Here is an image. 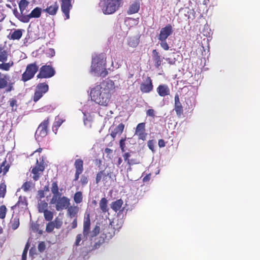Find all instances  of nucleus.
<instances>
[{"label":"nucleus","mask_w":260,"mask_h":260,"mask_svg":"<svg viewBox=\"0 0 260 260\" xmlns=\"http://www.w3.org/2000/svg\"><path fill=\"white\" fill-rule=\"evenodd\" d=\"M115 91L114 82L111 80L106 79L100 82L91 90V99L100 105L107 106Z\"/></svg>","instance_id":"1"},{"label":"nucleus","mask_w":260,"mask_h":260,"mask_svg":"<svg viewBox=\"0 0 260 260\" xmlns=\"http://www.w3.org/2000/svg\"><path fill=\"white\" fill-rule=\"evenodd\" d=\"M105 66L104 55L102 54L97 55L92 58L91 72L96 73L100 76L105 77L108 74Z\"/></svg>","instance_id":"2"},{"label":"nucleus","mask_w":260,"mask_h":260,"mask_svg":"<svg viewBox=\"0 0 260 260\" xmlns=\"http://www.w3.org/2000/svg\"><path fill=\"white\" fill-rule=\"evenodd\" d=\"M90 216L89 213L86 212L84 217L83 234H79L76 237L74 244V247L80 246L82 243V240H85L90 233Z\"/></svg>","instance_id":"3"},{"label":"nucleus","mask_w":260,"mask_h":260,"mask_svg":"<svg viewBox=\"0 0 260 260\" xmlns=\"http://www.w3.org/2000/svg\"><path fill=\"white\" fill-rule=\"evenodd\" d=\"M70 199L65 196L61 195L53 196L50 201L51 204H55V209L57 211H61L67 209L70 205Z\"/></svg>","instance_id":"4"},{"label":"nucleus","mask_w":260,"mask_h":260,"mask_svg":"<svg viewBox=\"0 0 260 260\" xmlns=\"http://www.w3.org/2000/svg\"><path fill=\"white\" fill-rule=\"evenodd\" d=\"M38 71L39 66L36 62L28 64L22 75L21 80L25 82L32 79Z\"/></svg>","instance_id":"5"},{"label":"nucleus","mask_w":260,"mask_h":260,"mask_svg":"<svg viewBox=\"0 0 260 260\" xmlns=\"http://www.w3.org/2000/svg\"><path fill=\"white\" fill-rule=\"evenodd\" d=\"M114 223L115 221H113L109 224L105 225L102 228L101 236H103L107 240H110L115 235L116 229L118 231L121 227V224H120L115 228Z\"/></svg>","instance_id":"6"},{"label":"nucleus","mask_w":260,"mask_h":260,"mask_svg":"<svg viewBox=\"0 0 260 260\" xmlns=\"http://www.w3.org/2000/svg\"><path fill=\"white\" fill-rule=\"evenodd\" d=\"M10 78L8 75L0 72V89H6L7 92H9L14 89V82H11Z\"/></svg>","instance_id":"7"},{"label":"nucleus","mask_w":260,"mask_h":260,"mask_svg":"<svg viewBox=\"0 0 260 260\" xmlns=\"http://www.w3.org/2000/svg\"><path fill=\"white\" fill-rule=\"evenodd\" d=\"M55 74L54 69L50 65H43L40 70L37 77L38 79L50 78Z\"/></svg>","instance_id":"8"},{"label":"nucleus","mask_w":260,"mask_h":260,"mask_svg":"<svg viewBox=\"0 0 260 260\" xmlns=\"http://www.w3.org/2000/svg\"><path fill=\"white\" fill-rule=\"evenodd\" d=\"M121 0H107L103 12L105 14H111L116 12L120 7Z\"/></svg>","instance_id":"9"},{"label":"nucleus","mask_w":260,"mask_h":260,"mask_svg":"<svg viewBox=\"0 0 260 260\" xmlns=\"http://www.w3.org/2000/svg\"><path fill=\"white\" fill-rule=\"evenodd\" d=\"M49 123L50 118L47 117L39 124L35 134L37 138H44L47 135Z\"/></svg>","instance_id":"10"},{"label":"nucleus","mask_w":260,"mask_h":260,"mask_svg":"<svg viewBox=\"0 0 260 260\" xmlns=\"http://www.w3.org/2000/svg\"><path fill=\"white\" fill-rule=\"evenodd\" d=\"M49 89V86L46 83H39L35 89L33 101L35 102L38 101Z\"/></svg>","instance_id":"11"},{"label":"nucleus","mask_w":260,"mask_h":260,"mask_svg":"<svg viewBox=\"0 0 260 260\" xmlns=\"http://www.w3.org/2000/svg\"><path fill=\"white\" fill-rule=\"evenodd\" d=\"M45 170V164L43 160L39 163L37 160L36 166L32 168L31 173L33 174L32 178L34 180L37 181L39 179L41 174Z\"/></svg>","instance_id":"12"},{"label":"nucleus","mask_w":260,"mask_h":260,"mask_svg":"<svg viewBox=\"0 0 260 260\" xmlns=\"http://www.w3.org/2000/svg\"><path fill=\"white\" fill-rule=\"evenodd\" d=\"M153 85L150 77H147L140 86V89L142 93H148L152 91Z\"/></svg>","instance_id":"13"},{"label":"nucleus","mask_w":260,"mask_h":260,"mask_svg":"<svg viewBox=\"0 0 260 260\" xmlns=\"http://www.w3.org/2000/svg\"><path fill=\"white\" fill-rule=\"evenodd\" d=\"M173 29L172 26L170 24H167L165 27L160 29L158 35V40L159 41H165L173 33Z\"/></svg>","instance_id":"14"},{"label":"nucleus","mask_w":260,"mask_h":260,"mask_svg":"<svg viewBox=\"0 0 260 260\" xmlns=\"http://www.w3.org/2000/svg\"><path fill=\"white\" fill-rule=\"evenodd\" d=\"M146 123L142 122L139 123L136 127L135 134L138 136L139 139L145 141L146 139L147 134L146 133Z\"/></svg>","instance_id":"15"},{"label":"nucleus","mask_w":260,"mask_h":260,"mask_svg":"<svg viewBox=\"0 0 260 260\" xmlns=\"http://www.w3.org/2000/svg\"><path fill=\"white\" fill-rule=\"evenodd\" d=\"M72 1L61 0V9L66 17V20L70 18V11L72 8Z\"/></svg>","instance_id":"16"},{"label":"nucleus","mask_w":260,"mask_h":260,"mask_svg":"<svg viewBox=\"0 0 260 260\" xmlns=\"http://www.w3.org/2000/svg\"><path fill=\"white\" fill-rule=\"evenodd\" d=\"M174 110L178 117H180L183 113V107L180 101L179 95L178 93H176L175 95Z\"/></svg>","instance_id":"17"},{"label":"nucleus","mask_w":260,"mask_h":260,"mask_svg":"<svg viewBox=\"0 0 260 260\" xmlns=\"http://www.w3.org/2000/svg\"><path fill=\"white\" fill-rule=\"evenodd\" d=\"M74 166L76 169V173L74 181H76L79 179V175L83 171V161L81 159H77L75 161Z\"/></svg>","instance_id":"18"},{"label":"nucleus","mask_w":260,"mask_h":260,"mask_svg":"<svg viewBox=\"0 0 260 260\" xmlns=\"http://www.w3.org/2000/svg\"><path fill=\"white\" fill-rule=\"evenodd\" d=\"M111 178V175L110 173H106L104 170L100 171L96 174L95 182L96 184H98L102 181L104 184H106L108 181V178L110 179Z\"/></svg>","instance_id":"19"},{"label":"nucleus","mask_w":260,"mask_h":260,"mask_svg":"<svg viewBox=\"0 0 260 260\" xmlns=\"http://www.w3.org/2000/svg\"><path fill=\"white\" fill-rule=\"evenodd\" d=\"M157 93L160 96L164 97L170 94V89L166 84H160L156 88Z\"/></svg>","instance_id":"20"},{"label":"nucleus","mask_w":260,"mask_h":260,"mask_svg":"<svg viewBox=\"0 0 260 260\" xmlns=\"http://www.w3.org/2000/svg\"><path fill=\"white\" fill-rule=\"evenodd\" d=\"M140 3L139 1H135L130 5L129 8L127 11V13L129 15L135 14L138 12L140 10Z\"/></svg>","instance_id":"21"},{"label":"nucleus","mask_w":260,"mask_h":260,"mask_svg":"<svg viewBox=\"0 0 260 260\" xmlns=\"http://www.w3.org/2000/svg\"><path fill=\"white\" fill-rule=\"evenodd\" d=\"M125 125L123 123H121L115 127L113 129H112L110 136L113 139H115L117 135H120L124 128Z\"/></svg>","instance_id":"22"},{"label":"nucleus","mask_w":260,"mask_h":260,"mask_svg":"<svg viewBox=\"0 0 260 260\" xmlns=\"http://www.w3.org/2000/svg\"><path fill=\"white\" fill-rule=\"evenodd\" d=\"M59 8V5L57 2L51 4L48 6L45 10V11L51 15H55L56 14Z\"/></svg>","instance_id":"23"},{"label":"nucleus","mask_w":260,"mask_h":260,"mask_svg":"<svg viewBox=\"0 0 260 260\" xmlns=\"http://www.w3.org/2000/svg\"><path fill=\"white\" fill-rule=\"evenodd\" d=\"M152 53V59L154 62V66L156 68L158 69L161 64L162 59L156 49L153 50Z\"/></svg>","instance_id":"24"},{"label":"nucleus","mask_w":260,"mask_h":260,"mask_svg":"<svg viewBox=\"0 0 260 260\" xmlns=\"http://www.w3.org/2000/svg\"><path fill=\"white\" fill-rule=\"evenodd\" d=\"M24 31L23 29H15L9 34L8 37L10 40H19L22 37L23 31Z\"/></svg>","instance_id":"25"},{"label":"nucleus","mask_w":260,"mask_h":260,"mask_svg":"<svg viewBox=\"0 0 260 260\" xmlns=\"http://www.w3.org/2000/svg\"><path fill=\"white\" fill-rule=\"evenodd\" d=\"M108 200L106 198H102L99 202V207L102 211L104 214L106 212H108L109 208L108 206Z\"/></svg>","instance_id":"26"},{"label":"nucleus","mask_w":260,"mask_h":260,"mask_svg":"<svg viewBox=\"0 0 260 260\" xmlns=\"http://www.w3.org/2000/svg\"><path fill=\"white\" fill-rule=\"evenodd\" d=\"M123 204V201L120 199L112 202L110 204V207L114 212H117L118 211L120 210Z\"/></svg>","instance_id":"27"},{"label":"nucleus","mask_w":260,"mask_h":260,"mask_svg":"<svg viewBox=\"0 0 260 260\" xmlns=\"http://www.w3.org/2000/svg\"><path fill=\"white\" fill-rule=\"evenodd\" d=\"M27 203L26 197L20 196L18 199V201L15 205L12 207V208L14 209L16 207L25 208L27 207Z\"/></svg>","instance_id":"28"},{"label":"nucleus","mask_w":260,"mask_h":260,"mask_svg":"<svg viewBox=\"0 0 260 260\" xmlns=\"http://www.w3.org/2000/svg\"><path fill=\"white\" fill-rule=\"evenodd\" d=\"M68 208V214L70 218H77L79 208L77 206H70Z\"/></svg>","instance_id":"29"},{"label":"nucleus","mask_w":260,"mask_h":260,"mask_svg":"<svg viewBox=\"0 0 260 260\" xmlns=\"http://www.w3.org/2000/svg\"><path fill=\"white\" fill-rule=\"evenodd\" d=\"M19 218L18 216H14L13 215L10 222V226L12 229L13 230H16L19 227Z\"/></svg>","instance_id":"30"},{"label":"nucleus","mask_w":260,"mask_h":260,"mask_svg":"<svg viewBox=\"0 0 260 260\" xmlns=\"http://www.w3.org/2000/svg\"><path fill=\"white\" fill-rule=\"evenodd\" d=\"M48 204L44 200L40 201L38 204V210L39 213H43L46 210H48Z\"/></svg>","instance_id":"31"},{"label":"nucleus","mask_w":260,"mask_h":260,"mask_svg":"<svg viewBox=\"0 0 260 260\" xmlns=\"http://www.w3.org/2000/svg\"><path fill=\"white\" fill-rule=\"evenodd\" d=\"M42 10L41 8L39 7H36L34 9H33L29 15L30 16V19L34 18H38L41 15Z\"/></svg>","instance_id":"32"},{"label":"nucleus","mask_w":260,"mask_h":260,"mask_svg":"<svg viewBox=\"0 0 260 260\" xmlns=\"http://www.w3.org/2000/svg\"><path fill=\"white\" fill-rule=\"evenodd\" d=\"M8 51L4 48L0 47V61L6 62L8 60Z\"/></svg>","instance_id":"33"},{"label":"nucleus","mask_w":260,"mask_h":260,"mask_svg":"<svg viewBox=\"0 0 260 260\" xmlns=\"http://www.w3.org/2000/svg\"><path fill=\"white\" fill-rule=\"evenodd\" d=\"M106 240H107L105 239L103 236L101 235L93 245V249H96L99 248L101 246L106 242Z\"/></svg>","instance_id":"34"},{"label":"nucleus","mask_w":260,"mask_h":260,"mask_svg":"<svg viewBox=\"0 0 260 260\" xmlns=\"http://www.w3.org/2000/svg\"><path fill=\"white\" fill-rule=\"evenodd\" d=\"M59 188L57 181H54L52 183L51 190L52 193L53 194V196H58L61 194L59 192Z\"/></svg>","instance_id":"35"},{"label":"nucleus","mask_w":260,"mask_h":260,"mask_svg":"<svg viewBox=\"0 0 260 260\" xmlns=\"http://www.w3.org/2000/svg\"><path fill=\"white\" fill-rule=\"evenodd\" d=\"M13 66V62L12 61L6 63L5 62L0 63V69L5 71H8L11 67Z\"/></svg>","instance_id":"36"},{"label":"nucleus","mask_w":260,"mask_h":260,"mask_svg":"<svg viewBox=\"0 0 260 260\" xmlns=\"http://www.w3.org/2000/svg\"><path fill=\"white\" fill-rule=\"evenodd\" d=\"M17 17L19 21L23 23H28L30 19L29 14L25 15L24 12L21 13Z\"/></svg>","instance_id":"37"},{"label":"nucleus","mask_w":260,"mask_h":260,"mask_svg":"<svg viewBox=\"0 0 260 260\" xmlns=\"http://www.w3.org/2000/svg\"><path fill=\"white\" fill-rule=\"evenodd\" d=\"M43 213L44 214V218L46 221H50L53 219L54 216L53 212L47 210Z\"/></svg>","instance_id":"38"},{"label":"nucleus","mask_w":260,"mask_h":260,"mask_svg":"<svg viewBox=\"0 0 260 260\" xmlns=\"http://www.w3.org/2000/svg\"><path fill=\"white\" fill-rule=\"evenodd\" d=\"M74 202L77 204H80L82 202L83 196L81 191L76 192L74 196Z\"/></svg>","instance_id":"39"},{"label":"nucleus","mask_w":260,"mask_h":260,"mask_svg":"<svg viewBox=\"0 0 260 260\" xmlns=\"http://www.w3.org/2000/svg\"><path fill=\"white\" fill-rule=\"evenodd\" d=\"M6 160H4L0 166V174L3 172V175H5L9 171L10 166L6 164Z\"/></svg>","instance_id":"40"},{"label":"nucleus","mask_w":260,"mask_h":260,"mask_svg":"<svg viewBox=\"0 0 260 260\" xmlns=\"http://www.w3.org/2000/svg\"><path fill=\"white\" fill-rule=\"evenodd\" d=\"M18 5L20 13H22L28 6V2L26 0H21Z\"/></svg>","instance_id":"41"},{"label":"nucleus","mask_w":260,"mask_h":260,"mask_svg":"<svg viewBox=\"0 0 260 260\" xmlns=\"http://www.w3.org/2000/svg\"><path fill=\"white\" fill-rule=\"evenodd\" d=\"M9 103L12 111H16L17 108V101L14 98H11L9 100Z\"/></svg>","instance_id":"42"},{"label":"nucleus","mask_w":260,"mask_h":260,"mask_svg":"<svg viewBox=\"0 0 260 260\" xmlns=\"http://www.w3.org/2000/svg\"><path fill=\"white\" fill-rule=\"evenodd\" d=\"M7 212V209L5 205H2L0 206V218L4 219L6 217Z\"/></svg>","instance_id":"43"},{"label":"nucleus","mask_w":260,"mask_h":260,"mask_svg":"<svg viewBox=\"0 0 260 260\" xmlns=\"http://www.w3.org/2000/svg\"><path fill=\"white\" fill-rule=\"evenodd\" d=\"M101 228L99 225L96 224L91 233L90 237L93 238L96 237L99 233Z\"/></svg>","instance_id":"44"},{"label":"nucleus","mask_w":260,"mask_h":260,"mask_svg":"<svg viewBox=\"0 0 260 260\" xmlns=\"http://www.w3.org/2000/svg\"><path fill=\"white\" fill-rule=\"evenodd\" d=\"M55 228L54 222L50 221L46 225V231L49 233H51Z\"/></svg>","instance_id":"45"},{"label":"nucleus","mask_w":260,"mask_h":260,"mask_svg":"<svg viewBox=\"0 0 260 260\" xmlns=\"http://www.w3.org/2000/svg\"><path fill=\"white\" fill-rule=\"evenodd\" d=\"M6 192V185L5 183L0 184V198H4Z\"/></svg>","instance_id":"46"},{"label":"nucleus","mask_w":260,"mask_h":260,"mask_svg":"<svg viewBox=\"0 0 260 260\" xmlns=\"http://www.w3.org/2000/svg\"><path fill=\"white\" fill-rule=\"evenodd\" d=\"M30 245L28 242H27L26 244L25 247L23 249L22 254V260H26L27 257V253L29 248Z\"/></svg>","instance_id":"47"},{"label":"nucleus","mask_w":260,"mask_h":260,"mask_svg":"<svg viewBox=\"0 0 260 260\" xmlns=\"http://www.w3.org/2000/svg\"><path fill=\"white\" fill-rule=\"evenodd\" d=\"M31 183L30 182H25L22 185L21 188L23 191L26 192L30 189Z\"/></svg>","instance_id":"48"},{"label":"nucleus","mask_w":260,"mask_h":260,"mask_svg":"<svg viewBox=\"0 0 260 260\" xmlns=\"http://www.w3.org/2000/svg\"><path fill=\"white\" fill-rule=\"evenodd\" d=\"M53 222L54 223L55 228L57 229H60L62 224L61 220L58 217H56Z\"/></svg>","instance_id":"49"},{"label":"nucleus","mask_w":260,"mask_h":260,"mask_svg":"<svg viewBox=\"0 0 260 260\" xmlns=\"http://www.w3.org/2000/svg\"><path fill=\"white\" fill-rule=\"evenodd\" d=\"M38 250L40 252H43L46 249V245L44 242H41L39 243L38 246Z\"/></svg>","instance_id":"50"},{"label":"nucleus","mask_w":260,"mask_h":260,"mask_svg":"<svg viewBox=\"0 0 260 260\" xmlns=\"http://www.w3.org/2000/svg\"><path fill=\"white\" fill-rule=\"evenodd\" d=\"M154 144L155 141L153 140H150L147 142V146L148 148L152 151H154Z\"/></svg>","instance_id":"51"},{"label":"nucleus","mask_w":260,"mask_h":260,"mask_svg":"<svg viewBox=\"0 0 260 260\" xmlns=\"http://www.w3.org/2000/svg\"><path fill=\"white\" fill-rule=\"evenodd\" d=\"M125 140H126V138H125L124 139H121L119 142L120 147L121 151L122 152L125 151Z\"/></svg>","instance_id":"52"},{"label":"nucleus","mask_w":260,"mask_h":260,"mask_svg":"<svg viewBox=\"0 0 260 260\" xmlns=\"http://www.w3.org/2000/svg\"><path fill=\"white\" fill-rule=\"evenodd\" d=\"M161 43H160V46L165 50H168L169 49V45L168 44L166 40L165 41H160Z\"/></svg>","instance_id":"53"},{"label":"nucleus","mask_w":260,"mask_h":260,"mask_svg":"<svg viewBox=\"0 0 260 260\" xmlns=\"http://www.w3.org/2000/svg\"><path fill=\"white\" fill-rule=\"evenodd\" d=\"M80 182L82 185H85L88 183L87 177L85 175H82L80 179Z\"/></svg>","instance_id":"54"},{"label":"nucleus","mask_w":260,"mask_h":260,"mask_svg":"<svg viewBox=\"0 0 260 260\" xmlns=\"http://www.w3.org/2000/svg\"><path fill=\"white\" fill-rule=\"evenodd\" d=\"M147 116L154 118L155 117V111L153 109H149L146 111Z\"/></svg>","instance_id":"55"},{"label":"nucleus","mask_w":260,"mask_h":260,"mask_svg":"<svg viewBox=\"0 0 260 260\" xmlns=\"http://www.w3.org/2000/svg\"><path fill=\"white\" fill-rule=\"evenodd\" d=\"M140 163V161L137 159H130L129 160H128V165L129 166L139 164Z\"/></svg>","instance_id":"56"},{"label":"nucleus","mask_w":260,"mask_h":260,"mask_svg":"<svg viewBox=\"0 0 260 260\" xmlns=\"http://www.w3.org/2000/svg\"><path fill=\"white\" fill-rule=\"evenodd\" d=\"M131 157V154L129 152H126L123 154V157L124 160L127 162V164H128V160H130L129 157Z\"/></svg>","instance_id":"57"},{"label":"nucleus","mask_w":260,"mask_h":260,"mask_svg":"<svg viewBox=\"0 0 260 260\" xmlns=\"http://www.w3.org/2000/svg\"><path fill=\"white\" fill-rule=\"evenodd\" d=\"M77 218H74L73 221L71 223V228L74 229L77 227Z\"/></svg>","instance_id":"58"},{"label":"nucleus","mask_w":260,"mask_h":260,"mask_svg":"<svg viewBox=\"0 0 260 260\" xmlns=\"http://www.w3.org/2000/svg\"><path fill=\"white\" fill-rule=\"evenodd\" d=\"M166 60L170 64H174L176 61L175 58H172L171 57H167Z\"/></svg>","instance_id":"59"},{"label":"nucleus","mask_w":260,"mask_h":260,"mask_svg":"<svg viewBox=\"0 0 260 260\" xmlns=\"http://www.w3.org/2000/svg\"><path fill=\"white\" fill-rule=\"evenodd\" d=\"M158 145L160 148L164 147L166 146V143L163 139H159L158 142Z\"/></svg>","instance_id":"60"},{"label":"nucleus","mask_w":260,"mask_h":260,"mask_svg":"<svg viewBox=\"0 0 260 260\" xmlns=\"http://www.w3.org/2000/svg\"><path fill=\"white\" fill-rule=\"evenodd\" d=\"M128 44L129 46L133 47H135L137 46L138 42H134L133 41V40H132L131 39H130L128 41Z\"/></svg>","instance_id":"61"},{"label":"nucleus","mask_w":260,"mask_h":260,"mask_svg":"<svg viewBox=\"0 0 260 260\" xmlns=\"http://www.w3.org/2000/svg\"><path fill=\"white\" fill-rule=\"evenodd\" d=\"M150 177H151V175L149 174H148L146 176H145L143 178V182H147V181H148L150 179Z\"/></svg>","instance_id":"62"},{"label":"nucleus","mask_w":260,"mask_h":260,"mask_svg":"<svg viewBox=\"0 0 260 260\" xmlns=\"http://www.w3.org/2000/svg\"><path fill=\"white\" fill-rule=\"evenodd\" d=\"M105 152L107 154H110L113 152V150L109 148H106L105 149Z\"/></svg>","instance_id":"63"},{"label":"nucleus","mask_w":260,"mask_h":260,"mask_svg":"<svg viewBox=\"0 0 260 260\" xmlns=\"http://www.w3.org/2000/svg\"><path fill=\"white\" fill-rule=\"evenodd\" d=\"M122 162V158L121 157H119L118 159L117 163V166L119 167L121 164Z\"/></svg>","instance_id":"64"}]
</instances>
